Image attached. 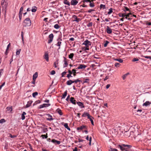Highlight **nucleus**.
I'll return each instance as SVG.
<instances>
[{"label":"nucleus","instance_id":"obj_1","mask_svg":"<svg viewBox=\"0 0 151 151\" xmlns=\"http://www.w3.org/2000/svg\"><path fill=\"white\" fill-rule=\"evenodd\" d=\"M131 147V146L129 145L121 144L117 146V147L119 148L121 151H128Z\"/></svg>","mask_w":151,"mask_h":151},{"label":"nucleus","instance_id":"obj_40","mask_svg":"<svg viewBox=\"0 0 151 151\" xmlns=\"http://www.w3.org/2000/svg\"><path fill=\"white\" fill-rule=\"evenodd\" d=\"M23 7H21L20 9L19 12V14H22V12L23 11Z\"/></svg>","mask_w":151,"mask_h":151},{"label":"nucleus","instance_id":"obj_8","mask_svg":"<svg viewBox=\"0 0 151 151\" xmlns=\"http://www.w3.org/2000/svg\"><path fill=\"white\" fill-rule=\"evenodd\" d=\"M78 3V1L76 0H72L71 2V4L73 5H76Z\"/></svg>","mask_w":151,"mask_h":151},{"label":"nucleus","instance_id":"obj_7","mask_svg":"<svg viewBox=\"0 0 151 151\" xmlns=\"http://www.w3.org/2000/svg\"><path fill=\"white\" fill-rule=\"evenodd\" d=\"M83 129H87L86 125H82L80 127H78L77 128V129L78 130H82Z\"/></svg>","mask_w":151,"mask_h":151},{"label":"nucleus","instance_id":"obj_11","mask_svg":"<svg viewBox=\"0 0 151 151\" xmlns=\"http://www.w3.org/2000/svg\"><path fill=\"white\" fill-rule=\"evenodd\" d=\"M70 101L73 104L75 105L76 104V101L74 100L73 97H71L70 99Z\"/></svg>","mask_w":151,"mask_h":151},{"label":"nucleus","instance_id":"obj_10","mask_svg":"<svg viewBox=\"0 0 151 151\" xmlns=\"http://www.w3.org/2000/svg\"><path fill=\"white\" fill-rule=\"evenodd\" d=\"M86 67V66L84 64H81L78 68V69H84Z\"/></svg>","mask_w":151,"mask_h":151},{"label":"nucleus","instance_id":"obj_20","mask_svg":"<svg viewBox=\"0 0 151 151\" xmlns=\"http://www.w3.org/2000/svg\"><path fill=\"white\" fill-rule=\"evenodd\" d=\"M73 83V81H72L71 80H70L66 82L67 84L68 85H70Z\"/></svg>","mask_w":151,"mask_h":151},{"label":"nucleus","instance_id":"obj_5","mask_svg":"<svg viewBox=\"0 0 151 151\" xmlns=\"http://www.w3.org/2000/svg\"><path fill=\"white\" fill-rule=\"evenodd\" d=\"M49 38L50 39L49 40L48 43H50L52 41L53 38V35L52 34H50L49 36Z\"/></svg>","mask_w":151,"mask_h":151},{"label":"nucleus","instance_id":"obj_16","mask_svg":"<svg viewBox=\"0 0 151 151\" xmlns=\"http://www.w3.org/2000/svg\"><path fill=\"white\" fill-rule=\"evenodd\" d=\"M44 58L45 59L46 61H48L49 58L48 55L47 53H45V55Z\"/></svg>","mask_w":151,"mask_h":151},{"label":"nucleus","instance_id":"obj_13","mask_svg":"<svg viewBox=\"0 0 151 151\" xmlns=\"http://www.w3.org/2000/svg\"><path fill=\"white\" fill-rule=\"evenodd\" d=\"M38 76V73L37 72H36L34 74L33 76V80H36V78H37Z\"/></svg>","mask_w":151,"mask_h":151},{"label":"nucleus","instance_id":"obj_44","mask_svg":"<svg viewBox=\"0 0 151 151\" xmlns=\"http://www.w3.org/2000/svg\"><path fill=\"white\" fill-rule=\"evenodd\" d=\"M112 12V9L111 8L109 10V11L108 12V14H110Z\"/></svg>","mask_w":151,"mask_h":151},{"label":"nucleus","instance_id":"obj_58","mask_svg":"<svg viewBox=\"0 0 151 151\" xmlns=\"http://www.w3.org/2000/svg\"><path fill=\"white\" fill-rule=\"evenodd\" d=\"M70 77H72V76L71 75V74H68L67 75V77L68 78H69Z\"/></svg>","mask_w":151,"mask_h":151},{"label":"nucleus","instance_id":"obj_43","mask_svg":"<svg viewBox=\"0 0 151 151\" xmlns=\"http://www.w3.org/2000/svg\"><path fill=\"white\" fill-rule=\"evenodd\" d=\"M109 42H108V41H106V42H105V43L104 44V46L105 47H106L107 46L108 44L109 43Z\"/></svg>","mask_w":151,"mask_h":151},{"label":"nucleus","instance_id":"obj_33","mask_svg":"<svg viewBox=\"0 0 151 151\" xmlns=\"http://www.w3.org/2000/svg\"><path fill=\"white\" fill-rule=\"evenodd\" d=\"M72 73H73V76H75L76 75V70L74 69H73L72 70Z\"/></svg>","mask_w":151,"mask_h":151},{"label":"nucleus","instance_id":"obj_37","mask_svg":"<svg viewBox=\"0 0 151 151\" xmlns=\"http://www.w3.org/2000/svg\"><path fill=\"white\" fill-rule=\"evenodd\" d=\"M40 103V101L39 100H38L36 101L33 104V105L37 104Z\"/></svg>","mask_w":151,"mask_h":151},{"label":"nucleus","instance_id":"obj_18","mask_svg":"<svg viewBox=\"0 0 151 151\" xmlns=\"http://www.w3.org/2000/svg\"><path fill=\"white\" fill-rule=\"evenodd\" d=\"M65 128L69 131H70V128L69 127L67 123H64L63 125Z\"/></svg>","mask_w":151,"mask_h":151},{"label":"nucleus","instance_id":"obj_22","mask_svg":"<svg viewBox=\"0 0 151 151\" xmlns=\"http://www.w3.org/2000/svg\"><path fill=\"white\" fill-rule=\"evenodd\" d=\"M88 119H89L90 120L91 123H93V118L92 116L89 115V117H88Z\"/></svg>","mask_w":151,"mask_h":151},{"label":"nucleus","instance_id":"obj_42","mask_svg":"<svg viewBox=\"0 0 151 151\" xmlns=\"http://www.w3.org/2000/svg\"><path fill=\"white\" fill-rule=\"evenodd\" d=\"M120 65V64L118 63H115V66L116 67H119Z\"/></svg>","mask_w":151,"mask_h":151},{"label":"nucleus","instance_id":"obj_24","mask_svg":"<svg viewBox=\"0 0 151 151\" xmlns=\"http://www.w3.org/2000/svg\"><path fill=\"white\" fill-rule=\"evenodd\" d=\"M90 2L89 6L91 7H93L94 6V4L93 2L90 1H89Z\"/></svg>","mask_w":151,"mask_h":151},{"label":"nucleus","instance_id":"obj_27","mask_svg":"<svg viewBox=\"0 0 151 151\" xmlns=\"http://www.w3.org/2000/svg\"><path fill=\"white\" fill-rule=\"evenodd\" d=\"M50 104H42V106H43V107H47L50 106Z\"/></svg>","mask_w":151,"mask_h":151},{"label":"nucleus","instance_id":"obj_6","mask_svg":"<svg viewBox=\"0 0 151 151\" xmlns=\"http://www.w3.org/2000/svg\"><path fill=\"white\" fill-rule=\"evenodd\" d=\"M72 17L74 19L73 21H76L77 22H79L81 20L80 19L78 18L77 17L74 15H73Z\"/></svg>","mask_w":151,"mask_h":151},{"label":"nucleus","instance_id":"obj_56","mask_svg":"<svg viewBox=\"0 0 151 151\" xmlns=\"http://www.w3.org/2000/svg\"><path fill=\"white\" fill-rule=\"evenodd\" d=\"M80 81L78 79L75 80L74 81H73V83H77L78 82H79Z\"/></svg>","mask_w":151,"mask_h":151},{"label":"nucleus","instance_id":"obj_14","mask_svg":"<svg viewBox=\"0 0 151 151\" xmlns=\"http://www.w3.org/2000/svg\"><path fill=\"white\" fill-rule=\"evenodd\" d=\"M113 59L114 60L119 62L120 63H122L123 62V60L120 58L116 59L115 58H113Z\"/></svg>","mask_w":151,"mask_h":151},{"label":"nucleus","instance_id":"obj_3","mask_svg":"<svg viewBox=\"0 0 151 151\" xmlns=\"http://www.w3.org/2000/svg\"><path fill=\"white\" fill-rule=\"evenodd\" d=\"M1 5L2 6L3 9H4L6 11V9L7 6V3L6 2H5L4 0H2L1 2Z\"/></svg>","mask_w":151,"mask_h":151},{"label":"nucleus","instance_id":"obj_50","mask_svg":"<svg viewBox=\"0 0 151 151\" xmlns=\"http://www.w3.org/2000/svg\"><path fill=\"white\" fill-rule=\"evenodd\" d=\"M144 57L145 58H149V59H151V56H144L143 57Z\"/></svg>","mask_w":151,"mask_h":151},{"label":"nucleus","instance_id":"obj_55","mask_svg":"<svg viewBox=\"0 0 151 151\" xmlns=\"http://www.w3.org/2000/svg\"><path fill=\"white\" fill-rule=\"evenodd\" d=\"M139 60L138 59L136 58H134L132 60V61L133 62H135L136 61H137Z\"/></svg>","mask_w":151,"mask_h":151},{"label":"nucleus","instance_id":"obj_30","mask_svg":"<svg viewBox=\"0 0 151 151\" xmlns=\"http://www.w3.org/2000/svg\"><path fill=\"white\" fill-rule=\"evenodd\" d=\"M119 16L120 17H124L125 16V14L123 13H120L119 14Z\"/></svg>","mask_w":151,"mask_h":151},{"label":"nucleus","instance_id":"obj_36","mask_svg":"<svg viewBox=\"0 0 151 151\" xmlns=\"http://www.w3.org/2000/svg\"><path fill=\"white\" fill-rule=\"evenodd\" d=\"M6 109L10 111H12V107H7Z\"/></svg>","mask_w":151,"mask_h":151},{"label":"nucleus","instance_id":"obj_32","mask_svg":"<svg viewBox=\"0 0 151 151\" xmlns=\"http://www.w3.org/2000/svg\"><path fill=\"white\" fill-rule=\"evenodd\" d=\"M74 56V54L73 53H70L69 55V58L70 59L72 58Z\"/></svg>","mask_w":151,"mask_h":151},{"label":"nucleus","instance_id":"obj_31","mask_svg":"<svg viewBox=\"0 0 151 151\" xmlns=\"http://www.w3.org/2000/svg\"><path fill=\"white\" fill-rule=\"evenodd\" d=\"M64 3L65 4H66L69 6L70 5V4L69 2L68 1V0H65L64 1Z\"/></svg>","mask_w":151,"mask_h":151},{"label":"nucleus","instance_id":"obj_64","mask_svg":"<svg viewBox=\"0 0 151 151\" xmlns=\"http://www.w3.org/2000/svg\"><path fill=\"white\" fill-rule=\"evenodd\" d=\"M73 151H77V147H75L74 149L73 150Z\"/></svg>","mask_w":151,"mask_h":151},{"label":"nucleus","instance_id":"obj_62","mask_svg":"<svg viewBox=\"0 0 151 151\" xmlns=\"http://www.w3.org/2000/svg\"><path fill=\"white\" fill-rule=\"evenodd\" d=\"M89 50V46H86V47L85 48V50Z\"/></svg>","mask_w":151,"mask_h":151},{"label":"nucleus","instance_id":"obj_12","mask_svg":"<svg viewBox=\"0 0 151 151\" xmlns=\"http://www.w3.org/2000/svg\"><path fill=\"white\" fill-rule=\"evenodd\" d=\"M51 142L54 144H60V141H57L54 139H52Z\"/></svg>","mask_w":151,"mask_h":151},{"label":"nucleus","instance_id":"obj_29","mask_svg":"<svg viewBox=\"0 0 151 151\" xmlns=\"http://www.w3.org/2000/svg\"><path fill=\"white\" fill-rule=\"evenodd\" d=\"M129 74V73H127L125 74L122 76V78L123 80H124L126 78V76Z\"/></svg>","mask_w":151,"mask_h":151},{"label":"nucleus","instance_id":"obj_51","mask_svg":"<svg viewBox=\"0 0 151 151\" xmlns=\"http://www.w3.org/2000/svg\"><path fill=\"white\" fill-rule=\"evenodd\" d=\"M92 25V22L89 23L87 25V26L88 27H90Z\"/></svg>","mask_w":151,"mask_h":151},{"label":"nucleus","instance_id":"obj_34","mask_svg":"<svg viewBox=\"0 0 151 151\" xmlns=\"http://www.w3.org/2000/svg\"><path fill=\"white\" fill-rule=\"evenodd\" d=\"M38 95V93L37 92L33 93H32V96L33 97H35V96Z\"/></svg>","mask_w":151,"mask_h":151},{"label":"nucleus","instance_id":"obj_38","mask_svg":"<svg viewBox=\"0 0 151 151\" xmlns=\"http://www.w3.org/2000/svg\"><path fill=\"white\" fill-rule=\"evenodd\" d=\"M48 115V117H49V118H47V119L48 120H52L53 119L52 118V116L50 115Z\"/></svg>","mask_w":151,"mask_h":151},{"label":"nucleus","instance_id":"obj_26","mask_svg":"<svg viewBox=\"0 0 151 151\" xmlns=\"http://www.w3.org/2000/svg\"><path fill=\"white\" fill-rule=\"evenodd\" d=\"M67 91L66 90L65 92L64 93V94L63 95V96L62 97V99H64L65 98L66 96H67Z\"/></svg>","mask_w":151,"mask_h":151},{"label":"nucleus","instance_id":"obj_59","mask_svg":"<svg viewBox=\"0 0 151 151\" xmlns=\"http://www.w3.org/2000/svg\"><path fill=\"white\" fill-rule=\"evenodd\" d=\"M95 10L93 9H90L88 11V12L89 13L91 12L92 11H94Z\"/></svg>","mask_w":151,"mask_h":151},{"label":"nucleus","instance_id":"obj_49","mask_svg":"<svg viewBox=\"0 0 151 151\" xmlns=\"http://www.w3.org/2000/svg\"><path fill=\"white\" fill-rule=\"evenodd\" d=\"M55 70H53L51 71L50 73V74L51 75H54L55 74Z\"/></svg>","mask_w":151,"mask_h":151},{"label":"nucleus","instance_id":"obj_53","mask_svg":"<svg viewBox=\"0 0 151 151\" xmlns=\"http://www.w3.org/2000/svg\"><path fill=\"white\" fill-rule=\"evenodd\" d=\"M5 84V82H4L0 86V90L1 88Z\"/></svg>","mask_w":151,"mask_h":151},{"label":"nucleus","instance_id":"obj_35","mask_svg":"<svg viewBox=\"0 0 151 151\" xmlns=\"http://www.w3.org/2000/svg\"><path fill=\"white\" fill-rule=\"evenodd\" d=\"M21 50V49H19L16 52V55H19Z\"/></svg>","mask_w":151,"mask_h":151},{"label":"nucleus","instance_id":"obj_2","mask_svg":"<svg viewBox=\"0 0 151 151\" xmlns=\"http://www.w3.org/2000/svg\"><path fill=\"white\" fill-rule=\"evenodd\" d=\"M24 26H29L31 24V22L29 18H26L24 21Z\"/></svg>","mask_w":151,"mask_h":151},{"label":"nucleus","instance_id":"obj_46","mask_svg":"<svg viewBox=\"0 0 151 151\" xmlns=\"http://www.w3.org/2000/svg\"><path fill=\"white\" fill-rule=\"evenodd\" d=\"M5 122V120L4 119H2L0 120V123H4Z\"/></svg>","mask_w":151,"mask_h":151},{"label":"nucleus","instance_id":"obj_25","mask_svg":"<svg viewBox=\"0 0 151 151\" xmlns=\"http://www.w3.org/2000/svg\"><path fill=\"white\" fill-rule=\"evenodd\" d=\"M32 101H29L28 102V104L26 105V108H28L30 106V105H31Z\"/></svg>","mask_w":151,"mask_h":151},{"label":"nucleus","instance_id":"obj_19","mask_svg":"<svg viewBox=\"0 0 151 151\" xmlns=\"http://www.w3.org/2000/svg\"><path fill=\"white\" fill-rule=\"evenodd\" d=\"M37 8L36 6H33L32 7L31 11L32 12H35L37 10Z\"/></svg>","mask_w":151,"mask_h":151},{"label":"nucleus","instance_id":"obj_17","mask_svg":"<svg viewBox=\"0 0 151 151\" xmlns=\"http://www.w3.org/2000/svg\"><path fill=\"white\" fill-rule=\"evenodd\" d=\"M64 65H65L64 66V67H66L68 65V63L66 61V59L65 57H64Z\"/></svg>","mask_w":151,"mask_h":151},{"label":"nucleus","instance_id":"obj_52","mask_svg":"<svg viewBox=\"0 0 151 151\" xmlns=\"http://www.w3.org/2000/svg\"><path fill=\"white\" fill-rule=\"evenodd\" d=\"M66 72H64L62 73V77H63L66 73Z\"/></svg>","mask_w":151,"mask_h":151},{"label":"nucleus","instance_id":"obj_48","mask_svg":"<svg viewBox=\"0 0 151 151\" xmlns=\"http://www.w3.org/2000/svg\"><path fill=\"white\" fill-rule=\"evenodd\" d=\"M9 137L11 138H14L16 137L15 135H12L11 134H10Z\"/></svg>","mask_w":151,"mask_h":151},{"label":"nucleus","instance_id":"obj_63","mask_svg":"<svg viewBox=\"0 0 151 151\" xmlns=\"http://www.w3.org/2000/svg\"><path fill=\"white\" fill-rule=\"evenodd\" d=\"M110 86V85L109 84H107L106 86V89H108V88Z\"/></svg>","mask_w":151,"mask_h":151},{"label":"nucleus","instance_id":"obj_15","mask_svg":"<svg viewBox=\"0 0 151 151\" xmlns=\"http://www.w3.org/2000/svg\"><path fill=\"white\" fill-rule=\"evenodd\" d=\"M77 103L78 104V105L80 106L81 107V108L84 107V106L83 104L81 102H77Z\"/></svg>","mask_w":151,"mask_h":151},{"label":"nucleus","instance_id":"obj_21","mask_svg":"<svg viewBox=\"0 0 151 151\" xmlns=\"http://www.w3.org/2000/svg\"><path fill=\"white\" fill-rule=\"evenodd\" d=\"M56 112H57L60 115H62L63 114L62 112V111L61 110L59 109H58L56 111Z\"/></svg>","mask_w":151,"mask_h":151},{"label":"nucleus","instance_id":"obj_45","mask_svg":"<svg viewBox=\"0 0 151 151\" xmlns=\"http://www.w3.org/2000/svg\"><path fill=\"white\" fill-rule=\"evenodd\" d=\"M89 81V79L88 78H86L85 79V80L83 81V83H87L88 82V81Z\"/></svg>","mask_w":151,"mask_h":151},{"label":"nucleus","instance_id":"obj_28","mask_svg":"<svg viewBox=\"0 0 151 151\" xmlns=\"http://www.w3.org/2000/svg\"><path fill=\"white\" fill-rule=\"evenodd\" d=\"M21 37H22V39L23 42V43H24V33L22 31L21 32Z\"/></svg>","mask_w":151,"mask_h":151},{"label":"nucleus","instance_id":"obj_4","mask_svg":"<svg viewBox=\"0 0 151 151\" xmlns=\"http://www.w3.org/2000/svg\"><path fill=\"white\" fill-rule=\"evenodd\" d=\"M83 44L84 45L86 46H88L91 45V42L88 40H86L83 43Z\"/></svg>","mask_w":151,"mask_h":151},{"label":"nucleus","instance_id":"obj_41","mask_svg":"<svg viewBox=\"0 0 151 151\" xmlns=\"http://www.w3.org/2000/svg\"><path fill=\"white\" fill-rule=\"evenodd\" d=\"M54 27L55 28V29H58L59 28V26L57 24H55L54 25Z\"/></svg>","mask_w":151,"mask_h":151},{"label":"nucleus","instance_id":"obj_39","mask_svg":"<svg viewBox=\"0 0 151 151\" xmlns=\"http://www.w3.org/2000/svg\"><path fill=\"white\" fill-rule=\"evenodd\" d=\"M100 9L103 8V9H104L105 8V5H104L103 4H101L100 6Z\"/></svg>","mask_w":151,"mask_h":151},{"label":"nucleus","instance_id":"obj_57","mask_svg":"<svg viewBox=\"0 0 151 151\" xmlns=\"http://www.w3.org/2000/svg\"><path fill=\"white\" fill-rule=\"evenodd\" d=\"M22 15V14H19V19L20 20H21V19Z\"/></svg>","mask_w":151,"mask_h":151},{"label":"nucleus","instance_id":"obj_9","mask_svg":"<svg viewBox=\"0 0 151 151\" xmlns=\"http://www.w3.org/2000/svg\"><path fill=\"white\" fill-rule=\"evenodd\" d=\"M106 32L109 34L111 33L112 32L111 29L108 26L106 27Z\"/></svg>","mask_w":151,"mask_h":151},{"label":"nucleus","instance_id":"obj_54","mask_svg":"<svg viewBox=\"0 0 151 151\" xmlns=\"http://www.w3.org/2000/svg\"><path fill=\"white\" fill-rule=\"evenodd\" d=\"M91 139H92L91 137H90L89 139V145H91Z\"/></svg>","mask_w":151,"mask_h":151},{"label":"nucleus","instance_id":"obj_60","mask_svg":"<svg viewBox=\"0 0 151 151\" xmlns=\"http://www.w3.org/2000/svg\"><path fill=\"white\" fill-rule=\"evenodd\" d=\"M25 117L24 115H22V120L24 119H25Z\"/></svg>","mask_w":151,"mask_h":151},{"label":"nucleus","instance_id":"obj_23","mask_svg":"<svg viewBox=\"0 0 151 151\" xmlns=\"http://www.w3.org/2000/svg\"><path fill=\"white\" fill-rule=\"evenodd\" d=\"M90 114L88 113H84L83 115L82 116L83 117L87 116V118L89 117Z\"/></svg>","mask_w":151,"mask_h":151},{"label":"nucleus","instance_id":"obj_47","mask_svg":"<svg viewBox=\"0 0 151 151\" xmlns=\"http://www.w3.org/2000/svg\"><path fill=\"white\" fill-rule=\"evenodd\" d=\"M131 14V13H129L127 14V17H132V16Z\"/></svg>","mask_w":151,"mask_h":151},{"label":"nucleus","instance_id":"obj_61","mask_svg":"<svg viewBox=\"0 0 151 151\" xmlns=\"http://www.w3.org/2000/svg\"><path fill=\"white\" fill-rule=\"evenodd\" d=\"M10 43H9L7 47V48H6V50H7L9 49V47L10 46Z\"/></svg>","mask_w":151,"mask_h":151}]
</instances>
